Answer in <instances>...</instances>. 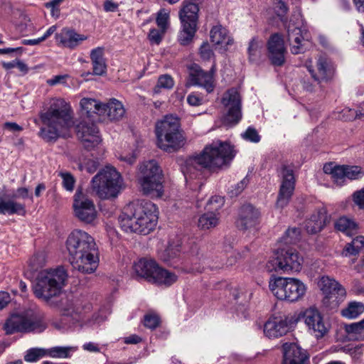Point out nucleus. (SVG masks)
Listing matches in <instances>:
<instances>
[{
	"instance_id": "58836bf2",
	"label": "nucleus",
	"mask_w": 364,
	"mask_h": 364,
	"mask_svg": "<svg viewBox=\"0 0 364 364\" xmlns=\"http://www.w3.org/2000/svg\"><path fill=\"white\" fill-rule=\"evenodd\" d=\"M301 230L298 228H290L285 231L280 242L284 245L295 244L300 240Z\"/></svg>"
},
{
	"instance_id": "7ed1b4c3",
	"label": "nucleus",
	"mask_w": 364,
	"mask_h": 364,
	"mask_svg": "<svg viewBox=\"0 0 364 364\" xmlns=\"http://www.w3.org/2000/svg\"><path fill=\"white\" fill-rule=\"evenodd\" d=\"M158 222L156 205L149 201L137 200L127 205L119 217L121 228L128 232L147 235Z\"/></svg>"
},
{
	"instance_id": "f3484780",
	"label": "nucleus",
	"mask_w": 364,
	"mask_h": 364,
	"mask_svg": "<svg viewBox=\"0 0 364 364\" xmlns=\"http://www.w3.org/2000/svg\"><path fill=\"white\" fill-rule=\"evenodd\" d=\"M279 176L281 178V185L276 205L278 208H283L289 203L293 195L296 179L294 170L287 165L281 166Z\"/></svg>"
},
{
	"instance_id": "c85d7f7f",
	"label": "nucleus",
	"mask_w": 364,
	"mask_h": 364,
	"mask_svg": "<svg viewBox=\"0 0 364 364\" xmlns=\"http://www.w3.org/2000/svg\"><path fill=\"white\" fill-rule=\"evenodd\" d=\"M101 116L107 117L110 121H118L125 114V109L121 102L115 98H112L107 103L102 105Z\"/></svg>"
},
{
	"instance_id": "bb28decb",
	"label": "nucleus",
	"mask_w": 364,
	"mask_h": 364,
	"mask_svg": "<svg viewBox=\"0 0 364 364\" xmlns=\"http://www.w3.org/2000/svg\"><path fill=\"white\" fill-rule=\"evenodd\" d=\"M181 253V246L179 244H169V245L160 254V258L164 262L173 266L176 269H178L183 273H192L193 269L192 267H179L176 264V259H179Z\"/></svg>"
},
{
	"instance_id": "6e6d98bb",
	"label": "nucleus",
	"mask_w": 364,
	"mask_h": 364,
	"mask_svg": "<svg viewBox=\"0 0 364 364\" xmlns=\"http://www.w3.org/2000/svg\"><path fill=\"white\" fill-rule=\"evenodd\" d=\"M346 166H334L332 178L336 183H341L346 178Z\"/></svg>"
},
{
	"instance_id": "c756f323",
	"label": "nucleus",
	"mask_w": 364,
	"mask_h": 364,
	"mask_svg": "<svg viewBox=\"0 0 364 364\" xmlns=\"http://www.w3.org/2000/svg\"><path fill=\"white\" fill-rule=\"evenodd\" d=\"M92 63V73L95 75H102L106 73V64L103 58V48L98 47L92 49L90 53Z\"/></svg>"
},
{
	"instance_id": "4d7b16f0",
	"label": "nucleus",
	"mask_w": 364,
	"mask_h": 364,
	"mask_svg": "<svg viewBox=\"0 0 364 364\" xmlns=\"http://www.w3.org/2000/svg\"><path fill=\"white\" fill-rule=\"evenodd\" d=\"M200 55L204 60H210L214 55L208 42H204L200 48Z\"/></svg>"
},
{
	"instance_id": "f704fd0d",
	"label": "nucleus",
	"mask_w": 364,
	"mask_h": 364,
	"mask_svg": "<svg viewBox=\"0 0 364 364\" xmlns=\"http://www.w3.org/2000/svg\"><path fill=\"white\" fill-rule=\"evenodd\" d=\"M344 330L349 340L364 341V320L344 326Z\"/></svg>"
},
{
	"instance_id": "338daca9",
	"label": "nucleus",
	"mask_w": 364,
	"mask_h": 364,
	"mask_svg": "<svg viewBox=\"0 0 364 364\" xmlns=\"http://www.w3.org/2000/svg\"><path fill=\"white\" fill-rule=\"evenodd\" d=\"M141 341V338L137 335H131L124 338V343L127 344H137Z\"/></svg>"
},
{
	"instance_id": "b1692460",
	"label": "nucleus",
	"mask_w": 364,
	"mask_h": 364,
	"mask_svg": "<svg viewBox=\"0 0 364 364\" xmlns=\"http://www.w3.org/2000/svg\"><path fill=\"white\" fill-rule=\"evenodd\" d=\"M307 68L311 77L318 83L328 82L333 78L334 75V68L326 58L322 56H320L317 60L316 71L311 66H308Z\"/></svg>"
},
{
	"instance_id": "5701e85b",
	"label": "nucleus",
	"mask_w": 364,
	"mask_h": 364,
	"mask_svg": "<svg viewBox=\"0 0 364 364\" xmlns=\"http://www.w3.org/2000/svg\"><path fill=\"white\" fill-rule=\"evenodd\" d=\"M189 81L192 85L203 87L208 92L213 90V74L205 72L197 64L194 63L190 67Z\"/></svg>"
},
{
	"instance_id": "2f4dec72",
	"label": "nucleus",
	"mask_w": 364,
	"mask_h": 364,
	"mask_svg": "<svg viewBox=\"0 0 364 364\" xmlns=\"http://www.w3.org/2000/svg\"><path fill=\"white\" fill-rule=\"evenodd\" d=\"M1 214L14 215L17 214L24 216L26 213V206L24 204L16 202L12 200H1L0 202Z\"/></svg>"
},
{
	"instance_id": "5fc2aeb1",
	"label": "nucleus",
	"mask_w": 364,
	"mask_h": 364,
	"mask_svg": "<svg viewBox=\"0 0 364 364\" xmlns=\"http://www.w3.org/2000/svg\"><path fill=\"white\" fill-rule=\"evenodd\" d=\"M164 33L165 31H162V30L159 31L156 28H152L149 31L148 36L149 40L151 43L159 45L162 40Z\"/></svg>"
},
{
	"instance_id": "49530a36",
	"label": "nucleus",
	"mask_w": 364,
	"mask_h": 364,
	"mask_svg": "<svg viewBox=\"0 0 364 364\" xmlns=\"http://www.w3.org/2000/svg\"><path fill=\"white\" fill-rule=\"evenodd\" d=\"M160 323V318L155 314H147L144 316V325L150 329L156 328Z\"/></svg>"
},
{
	"instance_id": "aec40b11",
	"label": "nucleus",
	"mask_w": 364,
	"mask_h": 364,
	"mask_svg": "<svg viewBox=\"0 0 364 364\" xmlns=\"http://www.w3.org/2000/svg\"><path fill=\"white\" fill-rule=\"evenodd\" d=\"M268 57L274 66H282L285 62L286 48L284 39L279 33L272 34L267 42Z\"/></svg>"
},
{
	"instance_id": "052dcab7",
	"label": "nucleus",
	"mask_w": 364,
	"mask_h": 364,
	"mask_svg": "<svg viewBox=\"0 0 364 364\" xmlns=\"http://www.w3.org/2000/svg\"><path fill=\"white\" fill-rule=\"evenodd\" d=\"M67 77H68L67 75H55V76L53 77L52 78L48 79L47 80V83L49 85H50V86H54V85H56L58 84H64L65 82V79Z\"/></svg>"
},
{
	"instance_id": "de8ad7c7",
	"label": "nucleus",
	"mask_w": 364,
	"mask_h": 364,
	"mask_svg": "<svg viewBox=\"0 0 364 364\" xmlns=\"http://www.w3.org/2000/svg\"><path fill=\"white\" fill-rule=\"evenodd\" d=\"M346 178L350 180L360 178L363 176L361 168L358 166H346Z\"/></svg>"
},
{
	"instance_id": "3c124183",
	"label": "nucleus",
	"mask_w": 364,
	"mask_h": 364,
	"mask_svg": "<svg viewBox=\"0 0 364 364\" xmlns=\"http://www.w3.org/2000/svg\"><path fill=\"white\" fill-rule=\"evenodd\" d=\"M30 266L31 269L36 271L38 268L42 267L45 263V258L43 254H36L30 259Z\"/></svg>"
},
{
	"instance_id": "2eb2a0df",
	"label": "nucleus",
	"mask_w": 364,
	"mask_h": 364,
	"mask_svg": "<svg viewBox=\"0 0 364 364\" xmlns=\"http://www.w3.org/2000/svg\"><path fill=\"white\" fill-rule=\"evenodd\" d=\"M318 287L324 294L323 304L326 307L335 308L346 296L345 289L335 279L328 277H322Z\"/></svg>"
},
{
	"instance_id": "f8f14e48",
	"label": "nucleus",
	"mask_w": 364,
	"mask_h": 364,
	"mask_svg": "<svg viewBox=\"0 0 364 364\" xmlns=\"http://www.w3.org/2000/svg\"><path fill=\"white\" fill-rule=\"evenodd\" d=\"M139 183L143 193L152 198H161L164 193L162 170L155 160L145 161L140 167Z\"/></svg>"
},
{
	"instance_id": "13d9d810",
	"label": "nucleus",
	"mask_w": 364,
	"mask_h": 364,
	"mask_svg": "<svg viewBox=\"0 0 364 364\" xmlns=\"http://www.w3.org/2000/svg\"><path fill=\"white\" fill-rule=\"evenodd\" d=\"M249 180L247 178H243L241 181L237 183L235 187L230 191V194L231 197L237 196L240 193L242 192L245 188L247 186Z\"/></svg>"
},
{
	"instance_id": "bf43d9fd",
	"label": "nucleus",
	"mask_w": 364,
	"mask_h": 364,
	"mask_svg": "<svg viewBox=\"0 0 364 364\" xmlns=\"http://www.w3.org/2000/svg\"><path fill=\"white\" fill-rule=\"evenodd\" d=\"M342 119L345 121L356 119V112L354 109L345 108L342 110Z\"/></svg>"
},
{
	"instance_id": "774afa93",
	"label": "nucleus",
	"mask_w": 364,
	"mask_h": 364,
	"mask_svg": "<svg viewBox=\"0 0 364 364\" xmlns=\"http://www.w3.org/2000/svg\"><path fill=\"white\" fill-rule=\"evenodd\" d=\"M97 167L98 163L95 161L90 160L87 163L85 168L87 172L92 173H94L97 169Z\"/></svg>"
},
{
	"instance_id": "72a5a7b5",
	"label": "nucleus",
	"mask_w": 364,
	"mask_h": 364,
	"mask_svg": "<svg viewBox=\"0 0 364 364\" xmlns=\"http://www.w3.org/2000/svg\"><path fill=\"white\" fill-rule=\"evenodd\" d=\"M219 213L208 210L201 215L198 220V227L202 230H207L216 227L219 223Z\"/></svg>"
},
{
	"instance_id": "393cba45",
	"label": "nucleus",
	"mask_w": 364,
	"mask_h": 364,
	"mask_svg": "<svg viewBox=\"0 0 364 364\" xmlns=\"http://www.w3.org/2000/svg\"><path fill=\"white\" fill-rule=\"evenodd\" d=\"M330 222L325 208H321L314 212L311 217L306 220L305 228L309 234H316L321 231L327 223Z\"/></svg>"
},
{
	"instance_id": "a18cd8bd",
	"label": "nucleus",
	"mask_w": 364,
	"mask_h": 364,
	"mask_svg": "<svg viewBox=\"0 0 364 364\" xmlns=\"http://www.w3.org/2000/svg\"><path fill=\"white\" fill-rule=\"evenodd\" d=\"M241 136L243 139L252 143H258L261 139L258 132L252 127H249Z\"/></svg>"
},
{
	"instance_id": "680f3d73",
	"label": "nucleus",
	"mask_w": 364,
	"mask_h": 364,
	"mask_svg": "<svg viewBox=\"0 0 364 364\" xmlns=\"http://www.w3.org/2000/svg\"><path fill=\"white\" fill-rule=\"evenodd\" d=\"M11 301V296L6 291H0V310L5 308Z\"/></svg>"
},
{
	"instance_id": "79ce46f5",
	"label": "nucleus",
	"mask_w": 364,
	"mask_h": 364,
	"mask_svg": "<svg viewBox=\"0 0 364 364\" xmlns=\"http://www.w3.org/2000/svg\"><path fill=\"white\" fill-rule=\"evenodd\" d=\"M174 85V81L170 75L165 74L160 75L158 78L157 84L154 88L155 93H159L160 89H171Z\"/></svg>"
},
{
	"instance_id": "412c9836",
	"label": "nucleus",
	"mask_w": 364,
	"mask_h": 364,
	"mask_svg": "<svg viewBox=\"0 0 364 364\" xmlns=\"http://www.w3.org/2000/svg\"><path fill=\"white\" fill-rule=\"evenodd\" d=\"M260 213L251 204H245L239 210L236 226L239 230H247L255 227L259 222Z\"/></svg>"
},
{
	"instance_id": "0eeeda50",
	"label": "nucleus",
	"mask_w": 364,
	"mask_h": 364,
	"mask_svg": "<svg viewBox=\"0 0 364 364\" xmlns=\"http://www.w3.org/2000/svg\"><path fill=\"white\" fill-rule=\"evenodd\" d=\"M137 279H144L148 282L171 286L178 279V276L159 266L154 259L141 258L133 265Z\"/></svg>"
},
{
	"instance_id": "c03bdc74",
	"label": "nucleus",
	"mask_w": 364,
	"mask_h": 364,
	"mask_svg": "<svg viewBox=\"0 0 364 364\" xmlns=\"http://www.w3.org/2000/svg\"><path fill=\"white\" fill-rule=\"evenodd\" d=\"M225 200L223 197L220 196H214L211 197L207 203V210L218 213V210L223 206Z\"/></svg>"
},
{
	"instance_id": "6ab92c4d",
	"label": "nucleus",
	"mask_w": 364,
	"mask_h": 364,
	"mask_svg": "<svg viewBox=\"0 0 364 364\" xmlns=\"http://www.w3.org/2000/svg\"><path fill=\"white\" fill-rule=\"evenodd\" d=\"M304 319L316 338H323L329 330V325L324 322L321 313L315 308L306 309L304 314Z\"/></svg>"
},
{
	"instance_id": "a211bd4d",
	"label": "nucleus",
	"mask_w": 364,
	"mask_h": 364,
	"mask_svg": "<svg viewBox=\"0 0 364 364\" xmlns=\"http://www.w3.org/2000/svg\"><path fill=\"white\" fill-rule=\"evenodd\" d=\"M75 129L78 139L86 149L90 150L100 143L101 138L98 134V129L95 124L89 119H82L77 124Z\"/></svg>"
},
{
	"instance_id": "864d4df0",
	"label": "nucleus",
	"mask_w": 364,
	"mask_h": 364,
	"mask_svg": "<svg viewBox=\"0 0 364 364\" xmlns=\"http://www.w3.org/2000/svg\"><path fill=\"white\" fill-rule=\"evenodd\" d=\"M352 200L359 209L364 210V188L352 194Z\"/></svg>"
},
{
	"instance_id": "ddd939ff",
	"label": "nucleus",
	"mask_w": 364,
	"mask_h": 364,
	"mask_svg": "<svg viewBox=\"0 0 364 364\" xmlns=\"http://www.w3.org/2000/svg\"><path fill=\"white\" fill-rule=\"evenodd\" d=\"M303 258L297 250L291 247L286 246L279 248L274 252V257L267 264L270 271L299 272L301 269Z\"/></svg>"
},
{
	"instance_id": "7c9ffc66",
	"label": "nucleus",
	"mask_w": 364,
	"mask_h": 364,
	"mask_svg": "<svg viewBox=\"0 0 364 364\" xmlns=\"http://www.w3.org/2000/svg\"><path fill=\"white\" fill-rule=\"evenodd\" d=\"M287 39L291 46V53L296 55L304 51L302 48L301 41L303 37L301 36V31L298 27H294L292 29L289 26Z\"/></svg>"
},
{
	"instance_id": "8fccbe9b",
	"label": "nucleus",
	"mask_w": 364,
	"mask_h": 364,
	"mask_svg": "<svg viewBox=\"0 0 364 364\" xmlns=\"http://www.w3.org/2000/svg\"><path fill=\"white\" fill-rule=\"evenodd\" d=\"M44 354L45 352L43 349L31 348L26 352V354L24 356V359L28 362H33L43 357Z\"/></svg>"
},
{
	"instance_id": "4c0bfd02",
	"label": "nucleus",
	"mask_w": 364,
	"mask_h": 364,
	"mask_svg": "<svg viewBox=\"0 0 364 364\" xmlns=\"http://www.w3.org/2000/svg\"><path fill=\"white\" fill-rule=\"evenodd\" d=\"M364 247V237L362 235L355 237L351 242L344 247L342 255L345 257L356 255Z\"/></svg>"
},
{
	"instance_id": "9d476101",
	"label": "nucleus",
	"mask_w": 364,
	"mask_h": 364,
	"mask_svg": "<svg viewBox=\"0 0 364 364\" xmlns=\"http://www.w3.org/2000/svg\"><path fill=\"white\" fill-rule=\"evenodd\" d=\"M122 181L119 173L114 168L106 166L92 178L91 186L100 198L109 199L117 196Z\"/></svg>"
},
{
	"instance_id": "f03ea898",
	"label": "nucleus",
	"mask_w": 364,
	"mask_h": 364,
	"mask_svg": "<svg viewBox=\"0 0 364 364\" xmlns=\"http://www.w3.org/2000/svg\"><path fill=\"white\" fill-rule=\"evenodd\" d=\"M232 147L228 143L216 142L206 146L196 156L187 158L181 170L186 178H198L204 170L214 171L231 160L234 155Z\"/></svg>"
},
{
	"instance_id": "f257e3e1",
	"label": "nucleus",
	"mask_w": 364,
	"mask_h": 364,
	"mask_svg": "<svg viewBox=\"0 0 364 364\" xmlns=\"http://www.w3.org/2000/svg\"><path fill=\"white\" fill-rule=\"evenodd\" d=\"M70 264L75 269L92 274L99 265V251L94 238L85 231L74 230L66 240Z\"/></svg>"
},
{
	"instance_id": "09e8293b",
	"label": "nucleus",
	"mask_w": 364,
	"mask_h": 364,
	"mask_svg": "<svg viewBox=\"0 0 364 364\" xmlns=\"http://www.w3.org/2000/svg\"><path fill=\"white\" fill-rule=\"evenodd\" d=\"M168 18L169 15L168 13L164 11V10H160L158 12L156 21L157 26L161 30H162V31H166L168 26Z\"/></svg>"
},
{
	"instance_id": "39448f33",
	"label": "nucleus",
	"mask_w": 364,
	"mask_h": 364,
	"mask_svg": "<svg viewBox=\"0 0 364 364\" xmlns=\"http://www.w3.org/2000/svg\"><path fill=\"white\" fill-rule=\"evenodd\" d=\"M158 146L166 152H175L185 144V138L180 130L179 119L166 115L156 125Z\"/></svg>"
},
{
	"instance_id": "ea45409f",
	"label": "nucleus",
	"mask_w": 364,
	"mask_h": 364,
	"mask_svg": "<svg viewBox=\"0 0 364 364\" xmlns=\"http://www.w3.org/2000/svg\"><path fill=\"white\" fill-rule=\"evenodd\" d=\"M210 41L215 45H220L225 42L227 38L225 28L221 26H213L210 33Z\"/></svg>"
},
{
	"instance_id": "cd10ccee",
	"label": "nucleus",
	"mask_w": 364,
	"mask_h": 364,
	"mask_svg": "<svg viewBox=\"0 0 364 364\" xmlns=\"http://www.w3.org/2000/svg\"><path fill=\"white\" fill-rule=\"evenodd\" d=\"M56 41L63 46L73 49L81 42L87 39V36L76 33L74 30L63 28L55 35Z\"/></svg>"
},
{
	"instance_id": "37998d69",
	"label": "nucleus",
	"mask_w": 364,
	"mask_h": 364,
	"mask_svg": "<svg viewBox=\"0 0 364 364\" xmlns=\"http://www.w3.org/2000/svg\"><path fill=\"white\" fill-rule=\"evenodd\" d=\"M73 347L56 346L48 350V354L53 358H67L70 357V352L75 350Z\"/></svg>"
},
{
	"instance_id": "a19ab883",
	"label": "nucleus",
	"mask_w": 364,
	"mask_h": 364,
	"mask_svg": "<svg viewBox=\"0 0 364 364\" xmlns=\"http://www.w3.org/2000/svg\"><path fill=\"white\" fill-rule=\"evenodd\" d=\"M262 48V42L252 38L248 47L249 59L250 61H257L261 55V49Z\"/></svg>"
},
{
	"instance_id": "473e14b6",
	"label": "nucleus",
	"mask_w": 364,
	"mask_h": 364,
	"mask_svg": "<svg viewBox=\"0 0 364 364\" xmlns=\"http://www.w3.org/2000/svg\"><path fill=\"white\" fill-rule=\"evenodd\" d=\"M80 107L85 112L86 118L89 119L92 115V114H97L101 116L103 103L97 101L92 98H82L80 102Z\"/></svg>"
},
{
	"instance_id": "dca6fc26",
	"label": "nucleus",
	"mask_w": 364,
	"mask_h": 364,
	"mask_svg": "<svg viewBox=\"0 0 364 364\" xmlns=\"http://www.w3.org/2000/svg\"><path fill=\"white\" fill-rule=\"evenodd\" d=\"M73 206L75 215L81 222L90 224L96 219L97 210L92 200L79 188L74 196Z\"/></svg>"
},
{
	"instance_id": "0e129e2a",
	"label": "nucleus",
	"mask_w": 364,
	"mask_h": 364,
	"mask_svg": "<svg viewBox=\"0 0 364 364\" xmlns=\"http://www.w3.org/2000/svg\"><path fill=\"white\" fill-rule=\"evenodd\" d=\"M103 6L106 12H114L118 9V4L112 0H106Z\"/></svg>"
},
{
	"instance_id": "1a4fd4ad",
	"label": "nucleus",
	"mask_w": 364,
	"mask_h": 364,
	"mask_svg": "<svg viewBox=\"0 0 364 364\" xmlns=\"http://www.w3.org/2000/svg\"><path fill=\"white\" fill-rule=\"evenodd\" d=\"M272 294L279 300L296 302L301 300L306 294V287L299 279L289 277H274L269 282Z\"/></svg>"
},
{
	"instance_id": "20e7f679",
	"label": "nucleus",
	"mask_w": 364,
	"mask_h": 364,
	"mask_svg": "<svg viewBox=\"0 0 364 364\" xmlns=\"http://www.w3.org/2000/svg\"><path fill=\"white\" fill-rule=\"evenodd\" d=\"M40 119L46 127L40 129L39 136L46 142H55L60 137L70 136V106L64 99L53 100L48 110L40 114Z\"/></svg>"
},
{
	"instance_id": "423d86ee",
	"label": "nucleus",
	"mask_w": 364,
	"mask_h": 364,
	"mask_svg": "<svg viewBox=\"0 0 364 364\" xmlns=\"http://www.w3.org/2000/svg\"><path fill=\"white\" fill-rule=\"evenodd\" d=\"M66 279L67 274L63 267L41 271L36 279L34 294L37 298L48 301L60 294Z\"/></svg>"
},
{
	"instance_id": "4be33fe9",
	"label": "nucleus",
	"mask_w": 364,
	"mask_h": 364,
	"mask_svg": "<svg viewBox=\"0 0 364 364\" xmlns=\"http://www.w3.org/2000/svg\"><path fill=\"white\" fill-rule=\"evenodd\" d=\"M283 348L282 364H309V357L306 350L294 343H285Z\"/></svg>"
},
{
	"instance_id": "c9c22d12",
	"label": "nucleus",
	"mask_w": 364,
	"mask_h": 364,
	"mask_svg": "<svg viewBox=\"0 0 364 364\" xmlns=\"http://www.w3.org/2000/svg\"><path fill=\"white\" fill-rule=\"evenodd\" d=\"M334 226L336 230L348 235L355 234L358 228V224L353 219L346 216L340 217L335 222Z\"/></svg>"
},
{
	"instance_id": "9b49d317",
	"label": "nucleus",
	"mask_w": 364,
	"mask_h": 364,
	"mask_svg": "<svg viewBox=\"0 0 364 364\" xmlns=\"http://www.w3.org/2000/svg\"><path fill=\"white\" fill-rule=\"evenodd\" d=\"M46 325L42 320L31 309L21 314H12L6 319L4 330L6 335L15 333H41L46 329Z\"/></svg>"
},
{
	"instance_id": "e433bc0d",
	"label": "nucleus",
	"mask_w": 364,
	"mask_h": 364,
	"mask_svg": "<svg viewBox=\"0 0 364 364\" xmlns=\"http://www.w3.org/2000/svg\"><path fill=\"white\" fill-rule=\"evenodd\" d=\"M364 312V304L359 301H351L348 306L341 311V315L347 318L353 319Z\"/></svg>"
},
{
	"instance_id": "603ef678",
	"label": "nucleus",
	"mask_w": 364,
	"mask_h": 364,
	"mask_svg": "<svg viewBox=\"0 0 364 364\" xmlns=\"http://www.w3.org/2000/svg\"><path fill=\"white\" fill-rule=\"evenodd\" d=\"M60 176L63 178V187L69 191H72L74 188L75 180L70 173H60Z\"/></svg>"
},
{
	"instance_id": "69168bd1",
	"label": "nucleus",
	"mask_w": 364,
	"mask_h": 364,
	"mask_svg": "<svg viewBox=\"0 0 364 364\" xmlns=\"http://www.w3.org/2000/svg\"><path fill=\"white\" fill-rule=\"evenodd\" d=\"M187 102L191 106H198L201 105L202 99L197 95L191 94L187 97Z\"/></svg>"
},
{
	"instance_id": "a878e982",
	"label": "nucleus",
	"mask_w": 364,
	"mask_h": 364,
	"mask_svg": "<svg viewBox=\"0 0 364 364\" xmlns=\"http://www.w3.org/2000/svg\"><path fill=\"white\" fill-rule=\"evenodd\" d=\"M289 322L287 317L270 318L264 323V333L269 338L282 336L289 331Z\"/></svg>"
},
{
	"instance_id": "4468645a",
	"label": "nucleus",
	"mask_w": 364,
	"mask_h": 364,
	"mask_svg": "<svg viewBox=\"0 0 364 364\" xmlns=\"http://www.w3.org/2000/svg\"><path fill=\"white\" fill-rule=\"evenodd\" d=\"M221 104L225 108L223 122L227 126H235L242 119V99L236 88L232 87L224 92Z\"/></svg>"
},
{
	"instance_id": "6e6552de",
	"label": "nucleus",
	"mask_w": 364,
	"mask_h": 364,
	"mask_svg": "<svg viewBox=\"0 0 364 364\" xmlns=\"http://www.w3.org/2000/svg\"><path fill=\"white\" fill-rule=\"evenodd\" d=\"M201 3V0H183L182 2L178 12L181 24L178 41L183 46L188 45L197 31L198 12Z\"/></svg>"
},
{
	"instance_id": "e2e57ef3",
	"label": "nucleus",
	"mask_w": 364,
	"mask_h": 364,
	"mask_svg": "<svg viewBox=\"0 0 364 364\" xmlns=\"http://www.w3.org/2000/svg\"><path fill=\"white\" fill-rule=\"evenodd\" d=\"M4 129H9L12 132H19L23 130L22 127L19 126L16 122H6L3 125Z\"/></svg>"
}]
</instances>
